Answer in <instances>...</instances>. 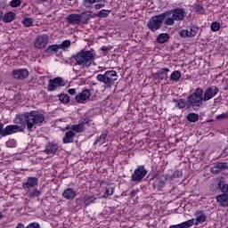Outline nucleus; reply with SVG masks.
<instances>
[{"label": "nucleus", "mask_w": 228, "mask_h": 228, "mask_svg": "<svg viewBox=\"0 0 228 228\" xmlns=\"http://www.w3.org/2000/svg\"><path fill=\"white\" fill-rule=\"evenodd\" d=\"M172 81H179L181 79V71L175 70L170 76Z\"/></svg>", "instance_id": "nucleus-36"}, {"label": "nucleus", "mask_w": 228, "mask_h": 228, "mask_svg": "<svg viewBox=\"0 0 228 228\" xmlns=\"http://www.w3.org/2000/svg\"><path fill=\"white\" fill-rule=\"evenodd\" d=\"M217 186L221 190L222 193H228V184L224 183V181H219Z\"/></svg>", "instance_id": "nucleus-34"}, {"label": "nucleus", "mask_w": 228, "mask_h": 228, "mask_svg": "<svg viewBox=\"0 0 228 228\" xmlns=\"http://www.w3.org/2000/svg\"><path fill=\"white\" fill-rule=\"evenodd\" d=\"M91 95H92V92H90V90L88 89H86V90H83L80 94H77L75 99L77 102L80 104H85V102H86V101L90 99Z\"/></svg>", "instance_id": "nucleus-14"}, {"label": "nucleus", "mask_w": 228, "mask_h": 228, "mask_svg": "<svg viewBox=\"0 0 228 228\" xmlns=\"http://www.w3.org/2000/svg\"><path fill=\"white\" fill-rule=\"evenodd\" d=\"M70 45H71L70 40L67 39V40H64L61 45H59V48L61 49L62 51H67V49H69Z\"/></svg>", "instance_id": "nucleus-35"}, {"label": "nucleus", "mask_w": 228, "mask_h": 228, "mask_svg": "<svg viewBox=\"0 0 228 228\" xmlns=\"http://www.w3.org/2000/svg\"><path fill=\"white\" fill-rule=\"evenodd\" d=\"M193 224H195V219H190L180 224V226L182 228H190V227H192Z\"/></svg>", "instance_id": "nucleus-38"}, {"label": "nucleus", "mask_w": 228, "mask_h": 228, "mask_svg": "<svg viewBox=\"0 0 228 228\" xmlns=\"http://www.w3.org/2000/svg\"><path fill=\"white\" fill-rule=\"evenodd\" d=\"M204 95V90L202 88H196L195 92L187 97V106L189 108H200L202 106V100Z\"/></svg>", "instance_id": "nucleus-5"}, {"label": "nucleus", "mask_w": 228, "mask_h": 228, "mask_svg": "<svg viewBox=\"0 0 228 228\" xmlns=\"http://www.w3.org/2000/svg\"><path fill=\"white\" fill-rule=\"evenodd\" d=\"M102 0H86L84 1L85 8H92V4H95V3H101Z\"/></svg>", "instance_id": "nucleus-40"}, {"label": "nucleus", "mask_w": 228, "mask_h": 228, "mask_svg": "<svg viewBox=\"0 0 228 228\" xmlns=\"http://www.w3.org/2000/svg\"><path fill=\"white\" fill-rule=\"evenodd\" d=\"M131 197H136V191H131Z\"/></svg>", "instance_id": "nucleus-57"}, {"label": "nucleus", "mask_w": 228, "mask_h": 228, "mask_svg": "<svg viewBox=\"0 0 228 228\" xmlns=\"http://www.w3.org/2000/svg\"><path fill=\"white\" fill-rule=\"evenodd\" d=\"M20 131H22V129L19 125H9L2 129L1 136H8L13 134V133H19Z\"/></svg>", "instance_id": "nucleus-13"}, {"label": "nucleus", "mask_w": 228, "mask_h": 228, "mask_svg": "<svg viewBox=\"0 0 228 228\" xmlns=\"http://www.w3.org/2000/svg\"><path fill=\"white\" fill-rule=\"evenodd\" d=\"M217 120L227 118V116L225 114H221L216 116Z\"/></svg>", "instance_id": "nucleus-52"}, {"label": "nucleus", "mask_w": 228, "mask_h": 228, "mask_svg": "<svg viewBox=\"0 0 228 228\" xmlns=\"http://www.w3.org/2000/svg\"><path fill=\"white\" fill-rule=\"evenodd\" d=\"M37 1H39V3H47V1L49 0H37Z\"/></svg>", "instance_id": "nucleus-59"}, {"label": "nucleus", "mask_w": 228, "mask_h": 228, "mask_svg": "<svg viewBox=\"0 0 228 228\" xmlns=\"http://www.w3.org/2000/svg\"><path fill=\"white\" fill-rule=\"evenodd\" d=\"M47 44H49V36L47 35H40L34 41L37 49H44L47 47Z\"/></svg>", "instance_id": "nucleus-10"}, {"label": "nucleus", "mask_w": 228, "mask_h": 228, "mask_svg": "<svg viewBox=\"0 0 228 228\" xmlns=\"http://www.w3.org/2000/svg\"><path fill=\"white\" fill-rule=\"evenodd\" d=\"M165 13H167V17H166L167 20L164 21V26H174L175 21L179 22L184 20L186 17V12L181 8L167 11Z\"/></svg>", "instance_id": "nucleus-3"}, {"label": "nucleus", "mask_w": 228, "mask_h": 228, "mask_svg": "<svg viewBox=\"0 0 228 228\" xmlns=\"http://www.w3.org/2000/svg\"><path fill=\"white\" fill-rule=\"evenodd\" d=\"M38 186V178L35 176L28 177L27 181L22 183L23 190H29L30 188H37Z\"/></svg>", "instance_id": "nucleus-15"}, {"label": "nucleus", "mask_w": 228, "mask_h": 228, "mask_svg": "<svg viewBox=\"0 0 228 228\" xmlns=\"http://www.w3.org/2000/svg\"><path fill=\"white\" fill-rule=\"evenodd\" d=\"M112 193H113V188L112 187L107 188L102 198L108 199V197H110V195H111Z\"/></svg>", "instance_id": "nucleus-45"}, {"label": "nucleus", "mask_w": 228, "mask_h": 228, "mask_svg": "<svg viewBox=\"0 0 228 228\" xmlns=\"http://www.w3.org/2000/svg\"><path fill=\"white\" fill-rule=\"evenodd\" d=\"M11 75L12 76V77H14V79H26V77H28V76H29V71L28 70V69H17L12 71Z\"/></svg>", "instance_id": "nucleus-12"}, {"label": "nucleus", "mask_w": 228, "mask_h": 228, "mask_svg": "<svg viewBox=\"0 0 228 228\" xmlns=\"http://www.w3.org/2000/svg\"><path fill=\"white\" fill-rule=\"evenodd\" d=\"M16 228H26L22 223H19Z\"/></svg>", "instance_id": "nucleus-54"}, {"label": "nucleus", "mask_w": 228, "mask_h": 228, "mask_svg": "<svg viewBox=\"0 0 228 228\" xmlns=\"http://www.w3.org/2000/svg\"><path fill=\"white\" fill-rule=\"evenodd\" d=\"M105 4H96L94 5L95 10H101V8H104Z\"/></svg>", "instance_id": "nucleus-50"}, {"label": "nucleus", "mask_w": 228, "mask_h": 228, "mask_svg": "<svg viewBox=\"0 0 228 228\" xmlns=\"http://www.w3.org/2000/svg\"><path fill=\"white\" fill-rule=\"evenodd\" d=\"M170 72V69L168 68H163L160 70H159L154 75L155 79H159V81H167L168 79V73Z\"/></svg>", "instance_id": "nucleus-16"}, {"label": "nucleus", "mask_w": 228, "mask_h": 228, "mask_svg": "<svg viewBox=\"0 0 228 228\" xmlns=\"http://www.w3.org/2000/svg\"><path fill=\"white\" fill-rule=\"evenodd\" d=\"M210 29L215 32L219 31L220 30V23H218L217 21L212 22V24L210 25Z\"/></svg>", "instance_id": "nucleus-43"}, {"label": "nucleus", "mask_w": 228, "mask_h": 228, "mask_svg": "<svg viewBox=\"0 0 228 228\" xmlns=\"http://www.w3.org/2000/svg\"><path fill=\"white\" fill-rule=\"evenodd\" d=\"M92 19V14L82 13L80 14V24H86Z\"/></svg>", "instance_id": "nucleus-32"}, {"label": "nucleus", "mask_w": 228, "mask_h": 228, "mask_svg": "<svg viewBox=\"0 0 228 228\" xmlns=\"http://www.w3.org/2000/svg\"><path fill=\"white\" fill-rule=\"evenodd\" d=\"M66 22L71 24V26H76L81 24V14L72 13L67 16Z\"/></svg>", "instance_id": "nucleus-17"}, {"label": "nucleus", "mask_w": 228, "mask_h": 228, "mask_svg": "<svg viewBox=\"0 0 228 228\" xmlns=\"http://www.w3.org/2000/svg\"><path fill=\"white\" fill-rule=\"evenodd\" d=\"M68 94H69V95H76V89L75 88L69 89Z\"/></svg>", "instance_id": "nucleus-51"}, {"label": "nucleus", "mask_w": 228, "mask_h": 228, "mask_svg": "<svg viewBox=\"0 0 228 228\" xmlns=\"http://www.w3.org/2000/svg\"><path fill=\"white\" fill-rule=\"evenodd\" d=\"M155 184L158 186V188H163V186L167 184V181H168V177L165 175L155 177Z\"/></svg>", "instance_id": "nucleus-22"}, {"label": "nucleus", "mask_w": 228, "mask_h": 228, "mask_svg": "<svg viewBox=\"0 0 228 228\" xmlns=\"http://www.w3.org/2000/svg\"><path fill=\"white\" fill-rule=\"evenodd\" d=\"M20 3V0H12L10 3V6H12V8H18Z\"/></svg>", "instance_id": "nucleus-47"}, {"label": "nucleus", "mask_w": 228, "mask_h": 228, "mask_svg": "<svg viewBox=\"0 0 228 228\" xmlns=\"http://www.w3.org/2000/svg\"><path fill=\"white\" fill-rule=\"evenodd\" d=\"M145 175H147V171L145 170V167L140 166L132 174L131 181L133 183H142V181H143V177H145Z\"/></svg>", "instance_id": "nucleus-7"}, {"label": "nucleus", "mask_w": 228, "mask_h": 228, "mask_svg": "<svg viewBox=\"0 0 228 228\" xmlns=\"http://www.w3.org/2000/svg\"><path fill=\"white\" fill-rule=\"evenodd\" d=\"M199 32V28H197L196 26H191V27H187L186 29H183L179 32L180 37H182V38H191V37H195V35H197V33Z\"/></svg>", "instance_id": "nucleus-11"}, {"label": "nucleus", "mask_w": 228, "mask_h": 228, "mask_svg": "<svg viewBox=\"0 0 228 228\" xmlns=\"http://www.w3.org/2000/svg\"><path fill=\"white\" fill-rule=\"evenodd\" d=\"M22 24L25 26V28H31V26H33V18L23 19Z\"/></svg>", "instance_id": "nucleus-42"}, {"label": "nucleus", "mask_w": 228, "mask_h": 228, "mask_svg": "<svg viewBox=\"0 0 228 228\" xmlns=\"http://www.w3.org/2000/svg\"><path fill=\"white\" fill-rule=\"evenodd\" d=\"M96 79L110 87L115 85V81L118 79V75L115 70H107L104 74H98Z\"/></svg>", "instance_id": "nucleus-6"}, {"label": "nucleus", "mask_w": 228, "mask_h": 228, "mask_svg": "<svg viewBox=\"0 0 228 228\" xmlns=\"http://www.w3.org/2000/svg\"><path fill=\"white\" fill-rule=\"evenodd\" d=\"M79 124H82L83 127H85L86 125L90 126L92 124V120H90L88 118H83L79 120Z\"/></svg>", "instance_id": "nucleus-44"}, {"label": "nucleus", "mask_w": 228, "mask_h": 228, "mask_svg": "<svg viewBox=\"0 0 228 228\" xmlns=\"http://www.w3.org/2000/svg\"><path fill=\"white\" fill-rule=\"evenodd\" d=\"M3 218H4V216L3 215L2 212H0V220H3Z\"/></svg>", "instance_id": "nucleus-58"}, {"label": "nucleus", "mask_w": 228, "mask_h": 228, "mask_svg": "<svg viewBox=\"0 0 228 228\" xmlns=\"http://www.w3.org/2000/svg\"><path fill=\"white\" fill-rule=\"evenodd\" d=\"M196 216V222L195 225H199V224H204V222L207 220V216L204 215L203 211L198 210L195 213Z\"/></svg>", "instance_id": "nucleus-24"}, {"label": "nucleus", "mask_w": 228, "mask_h": 228, "mask_svg": "<svg viewBox=\"0 0 228 228\" xmlns=\"http://www.w3.org/2000/svg\"><path fill=\"white\" fill-rule=\"evenodd\" d=\"M218 92H220V89L216 86H211L210 87L207 88L203 94V102L210 101V99H213V97L218 94Z\"/></svg>", "instance_id": "nucleus-9"}, {"label": "nucleus", "mask_w": 228, "mask_h": 228, "mask_svg": "<svg viewBox=\"0 0 228 228\" xmlns=\"http://www.w3.org/2000/svg\"><path fill=\"white\" fill-rule=\"evenodd\" d=\"M169 228H182L181 224H176V225H171Z\"/></svg>", "instance_id": "nucleus-55"}, {"label": "nucleus", "mask_w": 228, "mask_h": 228, "mask_svg": "<svg viewBox=\"0 0 228 228\" xmlns=\"http://www.w3.org/2000/svg\"><path fill=\"white\" fill-rule=\"evenodd\" d=\"M170 40V35L168 33H161L157 37L158 44H165Z\"/></svg>", "instance_id": "nucleus-25"}, {"label": "nucleus", "mask_w": 228, "mask_h": 228, "mask_svg": "<svg viewBox=\"0 0 228 228\" xmlns=\"http://www.w3.org/2000/svg\"><path fill=\"white\" fill-rule=\"evenodd\" d=\"M167 17L168 12H163L151 17L147 23L148 29H150V31H152V33H156V31L161 29V26L165 24Z\"/></svg>", "instance_id": "nucleus-4"}, {"label": "nucleus", "mask_w": 228, "mask_h": 228, "mask_svg": "<svg viewBox=\"0 0 228 228\" xmlns=\"http://www.w3.org/2000/svg\"><path fill=\"white\" fill-rule=\"evenodd\" d=\"M187 120L189 122H192L195 123L199 120V114H195V113H189L187 115Z\"/></svg>", "instance_id": "nucleus-37"}, {"label": "nucleus", "mask_w": 228, "mask_h": 228, "mask_svg": "<svg viewBox=\"0 0 228 228\" xmlns=\"http://www.w3.org/2000/svg\"><path fill=\"white\" fill-rule=\"evenodd\" d=\"M26 228H40V224L37 222L30 223Z\"/></svg>", "instance_id": "nucleus-48"}, {"label": "nucleus", "mask_w": 228, "mask_h": 228, "mask_svg": "<svg viewBox=\"0 0 228 228\" xmlns=\"http://www.w3.org/2000/svg\"><path fill=\"white\" fill-rule=\"evenodd\" d=\"M71 59L75 61V65L81 67V69H88L95 60V53H92L90 50L83 49L73 54Z\"/></svg>", "instance_id": "nucleus-2"}, {"label": "nucleus", "mask_w": 228, "mask_h": 228, "mask_svg": "<svg viewBox=\"0 0 228 228\" xmlns=\"http://www.w3.org/2000/svg\"><path fill=\"white\" fill-rule=\"evenodd\" d=\"M70 129L73 133H83L85 131V126H83V124L79 123L77 125H72Z\"/></svg>", "instance_id": "nucleus-29"}, {"label": "nucleus", "mask_w": 228, "mask_h": 228, "mask_svg": "<svg viewBox=\"0 0 228 228\" xmlns=\"http://www.w3.org/2000/svg\"><path fill=\"white\" fill-rule=\"evenodd\" d=\"M106 138H108V134H102L94 142V145H97V143H100V145H103V143H106Z\"/></svg>", "instance_id": "nucleus-30"}, {"label": "nucleus", "mask_w": 228, "mask_h": 228, "mask_svg": "<svg viewBox=\"0 0 228 228\" xmlns=\"http://www.w3.org/2000/svg\"><path fill=\"white\" fill-rule=\"evenodd\" d=\"M101 49H102V51H103V53L110 51V47H108V46H102Z\"/></svg>", "instance_id": "nucleus-53"}, {"label": "nucleus", "mask_w": 228, "mask_h": 228, "mask_svg": "<svg viewBox=\"0 0 228 228\" xmlns=\"http://www.w3.org/2000/svg\"><path fill=\"white\" fill-rule=\"evenodd\" d=\"M216 201L222 206L223 208H227L228 206V194H220L216 196Z\"/></svg>", "instance_id": "nucleus-21"}, {"label": "nucleus", "mask_w": 228, "mask_h": 228, "mask_svg": "<svg viewBox=\"0 0 228 228\" xmlns=\"http://www.w3.org/2000/svg\"><path fill=\"white\" fill-rule=\"evenodd\" d=\"M173 177L179 178L183 177V171L176 170L173 174Z\"/></svg>", "instance_id": "nucleus-49"}, {"label": "nucleus", "mask_w": 228, "mask_h": 228, "mask_svg": "<svg viewBox=\"0 0 228 228\" xmlns=\"http://www.w3.org/2000/svg\"><path fill=\"white\" fill-rule=\"evenodd\" d=\"M32 188L33 189H27L26 195H28L31 199L40 197L42 192L38 189H37V187H32Z\"/></svg>", "instance_id": "nucleus-23"}, {"label": "nucleus", "mask_w": 228, "mask_h": 228, "mask_svg": "<svg viewBox=\"0 0 228 228\" xmlns=\"http://www.w3.org/2000/svg\"><path fill=\"white\" fill-rule=\"evenodd\" d=\"M60 51V45H51L47 46L46 48V53L47 54H56Z\"/></svg>", "instance_id": "nucleus-27"}, {"label": "nucleus", "mask_w": 228, "mask_h": 228, "mask_svg": "<svg viewBox=\"0 0 228 228\" xmlns=\"http://www.w3.org/2000/svg\"><path fill=\"white\" fill-rule=\"evenodd\" d=\"M195 12L196 13L202 15V13H204V7L201 4H198L195 6Z\"/></svg>", "instance_id": "nucleus-46"}, {"label": "nucleus", "mask_w": 228, "mask_h": 228, "mask_svg": "<svg viewBox=\"0 0 228 228\" xmlns=\"http://www.w3.org/2000/svg\"><path fill=\"white\" fill-rule=\"evenodd\" d=\"M15 124L27 126L28 131H33L35 126H42L45 122V116L38 111L32 110L24 114L17 115L14 119Z\"/></svg>", "instance_id": "nucleus-1"}, {"label": "nucleus", "mask_w": 228, "mask_h": 228, "mask_svg": "<svg viewBox=\"0 0 228 228\" xmlns=\"http://www.w3.org/2000/svg\"><path fill=\"white\" fill-rule=\"evenodd\" d=\"M227 167L225 162H219L211 167L212 174H220V172Z\"/></svg>", "instance_id": "nucleus-19"}, {"label": "nucleus", "mask_w": 228, "mask_h": 228, "mask_svg": "<svg viewBox=\"0 0 228 228\" xmlns=\"http://www.w3.org/2000/svg\"><path fill=\"white\" fill-rule=\"evenodd\" d=\"M57 151H58V145L54 143H49L46 146L45 152L46 154H54V152H56Z\"/></svg>", "instance_id": "nucleus-28"}, {"label": "nucleus", "mask_w": 228, "mask_h": 228, "mask_svg": "<svg viewBox=\"0 0 228 228\" xmlns=\"http://www.w3.org/2000/svg\"><path fill=\"white\" fill-rule=\"evenodd\" d=\"M59 100L61 101V102L68 104V102H70V96H69V94H61L59 96Z\"/></svg>", "instance_id": "nucleus-39"}, {"label": "nucleus", "mask_w": 228, "mask_h": 228, "mask_svg": "<svg viewBox=\"0 0 228 228\" xmlns=\"http://www.w3.org/2000/svg\"><path fill=\"white\" fill-rule=\"evenodd\" d=\"M3 19H4L3 11H0V20H3Z\"/></svg>", "instance_id": "nucleus-56"}, {"label": "nucleus", "mask_w": 228, "mask_h": 228, "mask_svg": "<svg viewBox=\"0 0 228 228\" xmlns=\"http://www.w3.org/2000/svg\"><path fill=\"white\" fill-rule=\"evenodd\" d=\"M173 102H176L175 107L179 108V110H183V108H186V105H188V103H186V101H184V99H180L179 101L173 100Z\"/></svg>", "instance_id": "nucleus-33"}, {"label": "nucleus", "mask_w": 228, "mask_h": 228, "mask_svg": "<svg viewBox=\"0 0 228 228\" xmlns=\"http://www.w3.org/2000/svg\"><path fill=\"white\" fill-rule=\"evenodd\" d=\"M60 86H65V81H63V78L58 77L53 79H49L47 91L54 92L56 89L60 88Z\"/></svg>", "instance_id": "nucleus-8"}, {"label": "nucleus", "mask_w": 228, "mask_h": 228, "mask_svg": "<svg viewBox=\"0 0 228 228\" xmlns=\"http://www.w3.org/2000/svg\"><path fill=\"white\" fill-rule=\"evenodd\" d=\"M76 137V133L72 132V130L65 133V135L62 139L63 143H72L74 142V138Z\"/></svg>", "instance_id": "nucleus-20"}, {"label": "nucleus", "mask_w": 228, "mask_h": 228, "mask_svg": "<svg viewBox=\"0 0 228 228\" xmlns=\"http://www.w3.org/2000/svg\"><path fill=\"white\" fill-rule=\"evenodd\" d=\"M95 200H97V198H94V196L86 195L84 197L85 206H90V204H94V202H95Z\"/></svg>", "instance_id": "nucleus-31"}, {"label": "nucleus", "mask_w": 228, "mask_h": 228, "mask_svg": "<svg viewBox=\"0 0 228 228\" xmlns=\"http://www.w3.org/2000/svg\"><path fill=\"white\" fill-rule=\"evenodd\" d=\"M77 195V193L76 192V190H74V188H68L62 192V197L67 200H74Z\"/></svg>", "instance_id": "nucleus-18"}, {"label": "nucleus", "mask_w": 228, "mask_h": 228, "mask_svg": "<svg viewBox=\"0 0 228 228\" xmlns=\"http://www.w3.org/2000/svg\"><path fill=\"white\" fill-rule=\"evenodd\" d=\"M110 13H111V11L102 9L97 13V17H102V19H106V17L110 16Z\"/></svg>", "instance_id": "nucleus-41"}, {"label": "nucleus", "mask_w": 228, "mask_h": 228, "mask_svg": "<svg viewBox=\"0 0 228 228\" xmlns=\"http://www.w3.org/2000/svg\"><path fill=\"white\" fill-rule=\"evenodd\" d=\"M15 20V12H8L4 15V22H13Z\"/></svg>", "instance_id": "nucleus-26"}]
</instances>
